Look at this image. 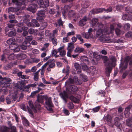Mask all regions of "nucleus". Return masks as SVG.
Segmentation results:
<instances>
[{
	"mask_svg": "<svg viewBox=\"0 0 132 132\" xmlns=\"http://www.w3.org/2000/svg\"><path fill=\"white\" fill-rule=\"evenodd\" d=\"M84 50V48L83 47H77L74 50V52L75 53H80L83 52Z\"/></svg>",
	"mask_w": 132,
	"mask_h": 132,
	"instance_id": "obj_22",
	"label": "nucleus"
},
{
	"mask_svg": "<svg viewBox=\"0 0 132 132\" xmlns=\"http://www.w3.org/2000/svg\"><path fill=\"white\" fill-rule=\"evenodd\" d=\"M9 18L10 19L9 21L10 23L13 24L16 23L17 22V21L14 19L15 16L14 14H10L9 15Z\"/></svg>",
	"mask_w": 132,
	"mask_h": 132,
	"instance_id": "obj_17",
	"label": "nucleus"
},
{
	"mask_svg": "<svg viewBox=\"0 0 132 132\" xmlns=\"http://www.w3.org/2000/svg\"><path fill=\"white\" fill-rule=\"evenodd\" d=\"M106 64L108 67L105 68V73L106 76L109 77L112 69L113 63L112 61L108 62Z\"/></svg>",
	"mask_w": 132,
	"mask_h": 132,
	"instance_id": "obj_7",
	"label": "nucleus"
},
{
	"mask_svg": "<svg viewBox=\"0 0 132 132\" xmlns=\"http://www.w3.org/2000/svg\"><path fill=\"white\" fill-rule=\"evenodd\" d=\"M130 58L129 56H127L126 57H125V62L124 63L126 64L127 63V64H128V63L129 61L130 60Z\"/></svg>",
	"mask_w": 132,
	"mask_h": 132,
	"instance_id": "obj_54",
	"label": "nucleus"
},
{
	"mask_svg": "<svg viewBox=\"0 0 132 132\" xmlns=\"http://www.w3.org/2000/svg\"><path fill=\"white\" fill-rule=\"evenodd\" d=\"M16 11V9L12 7H9L8 10L9 13L10 12H14Z\"/></svg>",
	"mask_w": 132,
	"mask_h": 132,
	"instance_id": "obj_52",
	"label": "nucleus"
},
{
	"mask_svg": "<svg viewBox=\"0 0 132 132\" xmlns=\"http://www.w3.org/2000/svg\"><path fill=\"white\" fill-rule=\"evenodd\" d=\"M52 41L53 44L55 46H56L57 44V40L56 39L55 37H53L52 39Z\"/></svg>",
	"mask_w": 132,
	"mask_h": 132,
	"instance_id": "obj_40",
	"label": "nucleus"
},
{
	"mask_svg": "<svg viewBox=\"0 0 132 132\" xmlns=\"http://www.w3.org/2000/svg\"><path fill=\"white\" fill-rule=\"evenodd\" d=\"M16 97L17 96L16 95H15L14 96L13 95L7 96L6 98V103L7 104H9L11 103L12 101H15L17 98Z\"/></svg>",
	"mask_w": 132,
	"mask_h": 132,
	"instance_id": "obj_9",
	"label": "nucleus"
},
{
	"mask_svg": "<svg viewBox=\"0 0 132 132\" xmlns=\"http://www.w3.org/2000/svg\"><path fill=\"white\" fill-rule=\"evenodd\" d=\"M91 12L93 14H97L98 13L97 9H93V10H91Z\"/></svg>",
	"mask_w": 132,
	"mask_h": 132,
	"instance_id": "obj_60",
	"label": "nucleus"
},
{
	"mask_svg": "<svg viewBox=\"0 0 132 132\" xmlns=\"http://www.w3.org/2000/svg\"><path fill=\"white\" fill-rule=\"evenodd\" d=\"M69 38L68 37H64L63 39V43H66L68 41Z\"/></svg>",
	"mask_w": 132,
	"mask_h": 132,
	"instance_id": "obj_63",
	"label": "nucleus"
},
{
	"mask_svg": "<svg viewBox=\"0 0 132 132\" xmlns=\"http://www.w3.org/2000/svg\"><path fill=\"white\" fill-rule=\"evenodd\" d=\"M74 13V11L73 10H71L69 12L68 16L70 17H73Z\"/></svg>",
	"mask_w": 132,
	"mask_h": 132,
	"instance_id": "obj_48",
	"label": "nucleus"
},
{
	"mask_svg": "<svg viewBox=\"0 0 132 132\" xmlns=\"http://www.w3.org/2000/svg\"><path fill=\"white\" fill-rule=\"evenodd\" d=\"M58 31L56 29H55V30H53L52 34L53 37H55V36H56L57 35Z\"/></svg>",
	"mask_w": 132,
	"mask_h": 132,
	"instance_id": "obj_47",
	"label": "nucleus"
},
{
	"mask_svg": "<svg viewBox=\"0 0 132 132\" xmlns=\"http://www.w3.org/2000/svg\"><path fill=\"white\" fill-rule=\"evenodd\" d=\"M100 108V107L98 106L96 107L95 108H93L92 110L93 112H98Z\"/></svg>",
	"mask_w": 132,
	"mask_h": 132,
	"instance_id": "obj_44",
	"label": "nucleus"
},
{
	"mask_svg": "<svg viewBox=\"0 0 132 132\" xmlns=\"http://www.w3.org/2000/svg\"><path fill=\"white\" fill-rule=\"evenodd\" d=\"M114 121L115 125L119 128H120L121 126V125L120 122L119 118L118 117H116L114 119Z\"/></svg>",
	"mask_w": 132,
	"mask_h": 132,
	"instance_id": "obj_13",
	"label": "nucleus"
},
{
	"mask_svg": "<svg viewBox=\"0 0 132 132\" xmlns=\"http://www.w3.org/2000/svg\"><path fill=\"white\" fill-rule=\"evenodd\" d=\"M130 110V108L129 106H128L125 109L124 111V115L125 117L126 118L128 117L130 114L129 111Z\"/></svg>",
	"mask_w": 132,
	"mask_h": 132,
	"instance_id": "obj_20",
	"label": "nucleus"
},
{
	"mask_svg": "<svg viewBox=\"0 0 132 132\" xmlns=\"http://www.w3.org/2000/svg\"><path fill=\"white\" fill-rule=\"evenodd\" d=\"M80 60L85 64H88L89 63V60L88 58L85 56H82L81 57Z\"/></svg>",
	"mask_w": 132,
	"mask_h": 132,
	"instance_id": "obj_21",
	"label": "nucleus"
},
{
	"mask_svg": "<svg viewBox=\"0 0 132 132\" xmlns=\"http://www.w3.org/2000/svg\"><path fill=\"white\" fill-rule=\"evenodd\" d=\"M98 21V19L96 18H93L92 20V24L93 26H95Z\"/></svg>",
	"mask_w": 132,
	"mask_h": 132,
	"instance_id": "obj_36",
	"label": "nucleus"
},
{
	"mask_svg": "<svg viewBox=\"0 0 132 132\" xmlns=\"http://www.w3.org/2000/svg\"><path fill=\"white\" fill-rule=\"evenodd\" d=\"M73 82L74 83H75L77 85H78L79 84L78 79V77L76 76H75L73 78Z\"/></svg>",
	"mask_w": 132,
	"mask_h": 132,
	"instance_id": "obj_41",
	"label": "nucleus"
},
{
	"mask_svg": "<svg viewBox=\"0 0 132 132\" xmlns=\"http://www.w3.org/2000/svg\"><path fill=\"white\" fill-rule=\"evenodd\" d=\"M46 97V95H40L38 94L37 96V101L38 103H42L43 102L44 99L45 100V98Z\"/></svg>",
	"mask_w": 132,
	"mask_h": 132,
	"instance_id": "obj_16",
	"label": "nucleus"
},
{
	"mask_svg": "<svg viewBox=\"0 0 132 132\" xmlns=\"http://www.w3.org/2000/svg\"><path fill=\"white\" fill-rule=\"evenodd\" d=\"M90 5L89 2L88 0H85V2L81 4V6L83 8H86L88 7Z\"/></svg>",
	"mask_w": 132,
	"mask_h": 132,
	"instance_id": "obj_26",
	"label": "nucleus"
},
{
	"mask_svg": "<svg viewBox=\"0 0 132 132\" xmlns=\"http://www.w3.org/2000/svg\"><path fill=\"white\" fill-rule=\"evenodd\" d=\"M56 12V10L53 9H50L49 11V13L51 14H54Z\"/></svg>",
	"mask_w": 132,
	"mask_h": 132,
	"instance_id": "obj_53",
	"label": "nucleus"
},
{
	"mask_svg": "<svg viewBox=\"0 0 132 132\" xmlns=\"http://www.w3.org/2000/svg\"><path fill=\"white\" fill-rule=\"evenodd\" d=\"M125 10L128 14L130 13L132 14V11L129 7L127 6L125 8Z\"/></svg>",
	"mask_w": 132,
	"mask_h": 132,
	"instance_id": "obj_43",
	"label": "nucleus"
},
{
	"mask_svg": "<svg viewBox=\"0 0 132 132\" xmlns=\"http://www.w3.org/2000/svg\"><path fill=\"white\" fill-rule=\"evenodd\" d=\"M74 106L75 105L71 102L69 101L67 104V107L69 110L73 109L74 108Z\"/></svg>",
	"mask_w": 132,
	"mask_h": 132,
	"instance_id": "obj_28",
	"label": "nucleus"
},
{
	"mask_svg": "<svg viewBox=\"0 0 132 132\" xmlns=\"http://www.w3.org/2000/svg\"><path fill=\"white\" fill-rule=\"evenodd\" d=\"M27 109L28 110V111L29 112V114L31 115V117H33V113L32 112V111L30 109V108L28 106H27Z\"/></svg>",
	"mask_w": 132,
	"mask_h": 132,
	"instance_id": "obj_49",
	"label": "nucleus"
},
{
	"mask_svg": "<svg viewBox=\"0 0 132 132\" xmlns=\"http://www.w3.org/2000/svg\"><path fill=\"white\" fill-rule=\"evenodd\" d=\"M112 8L111 6H109L108 8L106 9L105 10L106 12L108 13L109 12H112Z\"/></svg>",
	"mask_w": 132,
	"mask_h": 132,
	"instance_id": "obj_50",
	"label": "nucleus"
},
{
	"mask_svg": "<svg viewBox=\"0 0 132 132\" xmlns=\"http://www.w3.org/2000/svg\"><path fill=\"white\" fill-rule=\"evenodd\" d=\"M45 104L46 105V109L51 112H53V110L52 108L54 107V105L52 102L51 98V97H48L46 95L45 98Z\"/></svg>",
	"mask_w": 132,
	"mask_h": 132,
	"instance_id": "obj_3",
	"label": "nucleus"
},
{
	"mask_svg": "<svg viewBox=\"0 0 132 132\" xmlns=\"http://www.w3.org/2000/svg\"><path fill=\"white\" fill-rule=\"evenodd\" d=\"M28 104L29 108L33 109L35 112H37L36 109L34 107V104L30 100L28 102Z\"/></svg>",
	"mask_w": 132,
	"mask_h": 132,
	"instance_id": "obj_24",
	"label": "nucleus"
},
{
	"mask_svg": "<svg viewBox=\"0 0 132 132\" xmlns=\"http://www.w3.org/2000/svg\"><path fill=\"white\" fill-rule=\"evenodd\" d=\"M79 15L78 13L74 12L72 17L73 18V20L76 21V20L79 17Z\"/></svg>",
	"mask_w": 132,
	"mask_h": 132,
	"instance_id": "obj_39",
	"label": "nucleus"
},
{
	"mask_svg": "<svg viewBox=\"0 0 132 132\" xmlns=\"http://www.w3.org/2000/svg\"><path fill=\"white\" fill-rule=\"evenodd\" d=\"M26 40L28 42L31 41L32 39V36H28L26 37H25Z\"/></svg>",
	"mask_w": 132,
	"mask_h": 132,
	"instance_id": "obj_58",
	"label": "nucleus"
},
{
	"mask_svg": "<svg viewBox=\"0 0 132 132\" xmlns=\"http://www.w3.org/2000/svg\"><path fill=\"white\" fill-rule=\"evenodd\" d=\"M14 39L13 38H11L8 40L6 42L9 45V46L11 45H14L15 44L13 42Z\"/></svg>",
	"mask_w": 132,
	"mask_h": 132,
	"instance_id": "obj_34",
	"label": "nucleus"
},
{
	"mask_svg": "<svg viewBox=\"0 0 132 132\" xmlns=\"http://www.w3.org/2000/svg\"><path fill=\"white\" fill-rule=\"evenodd\" d=\"M96 26L98 27V29L96 33L97 37H99V39L101 42L109 43L110 40L108 36L110 34V32L107 29L103 30L101 29L103 26L101 24L98 23Z\"/></svg>",
	"mask_w": 132,
	"mask_h": 132,
	"instance_id": "obj_1",
	"label": "nucleus"
},
{
	"mask_svg": "<svg viewBox=\"0 0 132 132\" xmlns=\"http://www.w3.org/2000/svg\"><path fill=\"white\" fill-rule=\"evenodd\" d=\"M30 45V42L27 41H25L20 46V47L22 50H25L27 49V47H29Z\"/></svg>",
	"mask_w": 132,
	"mask_h": 132,
	"instance_id": "obj_11",
	"label": "nucleus"
},
{
	"mask_svg": "<svg viewBox=\"0 0 132 132\" xmlns=\"http://www.w3.org/2000/svg\"><path fill=\"white\" fill-rule=\"evenodd\" d=\"M44 12H45L44 10V9L43 10H40L38 11L37 13V17L36 18L37 20H39V21H41L43 19V18L45 16V14Z\"/></svg>",
	"mask_w": 132,
	"mask_h": 132,
	"instance_id": "obj_8",
	"label": "nucleus"
},
{
	"mask_svg": "<svg viewBox=\"0 0 132 132\" xmlns=\"http://www.w3.org/2000/svg\"><path fill=\"white\" fill-rule=\"evenodd\" d=\"M39 79L38 75L37 74V72H35L34 73V80L35 81H37Z\"/></svg>",
	"mask_w": 132,
	"mask_h": 132,
	"instance_id": "obj_45",
	"label": "nucleus"
},
{
	"mask_svg": "<svg viewBox=\"0 0 132 132\" xmlns=\"http://www.w3.org/2000/svg\"><path fill=\"white\" fill-rule=\"evenodd\" d=\"M59 95L65 103L68 102L67 98H69L72 102L75 103H77L79 102V100L77 98L72 95L69 96L67 92L65 90L63 91V92L60 93Z\"/></svg>",
	"mask_w": 132,
	"mask_h": 132,
	"instance_id": "obj_2",
	"label": "nucleus"
},
{
	"mask_svg": "<svg viewBox=\"0 0 132 132\" xmlns=\"http://www.w3.org/2000/svg\"><path fill=\"white\" fill-rule=\"evenodd\" d=\"M80 77L84 82H86L88 80V79L87 76L83 74L80 75Z\"/></svg>",
	"mask_w": 132,
	"mask_h": 132,
	"instance_id": "obj_32",
	"label": "nucleus"
},
{
	"mask_svg": "<svg viewBox=\"0 0 132 132\" xmlns=\"http://www.w3.org/2000/svg\"><path fill=\"white\" fill-rule=\"evenodd\" d=\"M8 59L9 60H14V54H11L8 57Z\"/></svg>",
	"mask_w": 132,
	"mask_h": 132,
	"instance_id": "obj_51",
	"label": "nucleus"
},
{
	"mask_svg": "<svg viewBox=\"0 0 132 132\" xmlns=\"http://www.w3.org/2000/svg\"><path fill=\"white\" fill-rule=\"evenodd\" d=\"M64 46H62L60 47L57 49L58 52L60 53V55L61 56L63 57L66 54V51L64 50Z\"/></svg>",
	"mask_w": 132,
	"mask_h": 132,
	"instance_id": "obj_15",
	"label": "nucleus"
},
{
	"mask_svg": "<svg viewBox=\"0 0 132 132\" xmlns=\"http://www.w3.org/2000/svg\"><path fill=\"white\" fill-rule=\"evenodd\" d=\"M9 128L6 126H5L3 128L2 130V132H8L9 131Z\"/></svg>",
	"mask_w": 132,
	"mask_h": 132,
	"instance_id": "obj_55",
	"label": "nucleus"
},
{
	"mask_svg": "<svg viewBox=\"0 0 132 132\" xmlns=\"http://www.w3.org/2000/svg\"><path fill=\"white\" fill-rule=\"evenodd\" d=\"M97 9L98 13L102 12L105 10V9L104 8H99Z\"/></svg>",
	"mask_w": 132,
	"mask_h": 132,
	"instance_id": "obj_56",
	"label": "nucleus"
},
{
	"mask_svg": "<svg viewBox=\"0 0 132 132\" xmlns=\"http://www.w3.org/2000/svg\"><path fill=\"white\" fill-rule=\"evenodd\" d=\"M33 27H38L39 26L40 24L38 23L37 20L35 19H32L31 21Z\"/></svg>",
	"mask_w": 132,
	"mask_h": 132,
	"instance_id": "obj_25",
	"label": "nucleus"
},
{
	"mask_svg": "<svg viewBox=\"0 0 132 132\" xmlns=\"http://www.w3.org/2000/svg\"><path fill=\"white\" fill-rule=\"evenodd\" d=\"M128 64L127 63H124V64H122L121 65V69L120 70V72H122L123 70H126L127 68Z\"/></svg>",
	"mask_w": 132,
	"mask_h": 132,
	"instance_id": "obj_31",
	"label": "nucleus"
},
{
	"mask_svg": "<svg viewBox=\"0 0 132 132\" xmlns=\"http://www.w3.org/2000/svg\"><path fill=\"white\" fill-rule=\"evenodd\" d=\"M103 119L104 121L106 122L108 125L111 127H113V124L112 123V119L110 115L108 114L106 115H105Z\"/></svg>",
	"mask_w": 132,
	"mask_h": 132,
	"instance_id": "obj_6",
	"label": "nucleus"
},
{
	"mask_svg": "<svg viewBox=\"0 0 132 132\" xmlns=\"http://www.w3.org/2000/svg\"><path fill=\"white\" fill-rule=\"evenodd\" d=\"M28 29L27 27H23L22 28H19L17 29V31L18 32H22V30H27Z\"/></svg>",
	"mask_w": 132,
	"mask_h": 132,
	"instance_id": "obj_37",
	"label": "nucleus"
},
{
	"mask_svg": "<svg viewBox=\"0 0 132 132\" xmlns=\"http://www.w3.org/2000/svg\"><path fill=\"white\" fill-rule=\"evenodd\" d=\"M115 24L114 23H113L110 25V28L111 31H113L114 30V27Z\"/></svg>",
	"mask_w": 132,
	"mask_h": 132,
	"instance_id": "obj_64",
	"label": "nucleus"
},
{
	"mask_svg": "<svg viewBox=\"0 0 132 132\" xmlns=\"http://www.w3.org/2000/svg\"><path fill=\"white\" fill-rule=\"evenodd\" d=\"M92 33H89L87 32V33H85V37L87 39H88L92 37Z\"/></svg>",
	"mask_w": 132,
	"mask_h": 132,
	"instance_id": "obj_42",
	"label": "nucleus"
},
{
	"mask_svg": "<svg viewBox=\"0 0 132 132\" xmlns=\"http://www.w3.org/2000/svg\"><path fill=\"white\" fill-rule=\"evenodd\" d=\"M131 16L129 14H125L123 15L122 16V18L123 20H130L132 18Z\"/></svg>",
	"mask_w": 132,
	"mask_h": 132,
	"instance_id": "obj_27",
	"label": "nucleus"
},
{
	"mask_svg": "<svg viewBox=\"0 0 132 132\" xmlns=\"http://www.w3.org/2000/svg\"><path fill=\"white\" fill-rule=\"evenodd\" d=\"M57 21L58 24V26L59 27L63 26V22L61 18H60L59 19H57Z\"/></svg>",
	"mask_w": 132,
	"mask_h": 132,
	"instance_id": "obj_38",
	"label": "nucleus"
},
{
	"mask_svg": "<svg viewBox=\"0 0 132 132\" xmlns=\"http://www.w3.org/2000/svg\"><path fill=\"white\" fill-rule=\"evenodd\" d=\"M38 4L40 6V7L44 9V10L47 11L48 9L47 7L49 6V1L48 0H37V1Z\"/></svg>",
	"mask_w": 132,
	"mask_h": 132,
	"instance_id": "obj_5",
	"label": "nucleus"
},
{
	"mask_svg": "<svg viewBox=\"0 0 132 132\" xmlns=\"http://www.w3.org/2000/svg\"><path fill=\"white\" fill-rule=\"evenodd\" d=\"M0 79L2 81H1L0 83L1 87H2L6 88L9 86L10 84H11L12 81L11 79L9 78H2L1 76H0Z\"/></svg>",
	"mask_w": 132,
	"mask_h": 132,
	"instance_id": "obj_4",
	"label": "nucleus"
},
{
	"mask_svg": "<svg viewBox=\"0 0 132 132\" xmlns=\"http://www.w3.org/2000/svg\"><path fill=\"white\" fill-rule=\"evenodd\" d=\"M127 125L128 126L132 127V118H128L126 121Z\"/></svg>",
	"mask_w": 132,
	"mask_h": 132,
	"instance_id": "obj_30",
	"label": "nucleus"
},
{
	"mask_svg": "<svg viewBox=\"0 0 132 132\" xmlns=\"http://www.w3.org/2000/svg\"><path fill=\"white\" fill-rule=\"evenodd\" d=\"M38 92L37 91H35L32 92L29 97H31L33 98L34 96Z\"/></svg>",
	"mask_w": 132,
	"mask_h": 132,
	"instance_id": "obj_57",
	"label": "nucleus"
},
{
	"mask_svg": "<svg viewBox=\"0 0 132 132\" xmlns=\"http://www.w3.org/2000/svg\"><path fill=\"white\" fill-rule=\"evenodd\" d=\"M74 66L76 69L77 72L79 74L81 72V67L78 63H75L74 64Z\"/></svg>",
	"mask_w": 132,
	"mask_h": 132,
	"instance_id": "obj_18",
	"label": "nucleus"
},
{
	"mask_svg": "<svg viewBox=\"0 0 132 132\" xmlns=\"http://www.w3.org/2000/svg\"><path fill=\"white\" fill-rule=\"evenodd\" d=\"M126 36L128 37H132V32L130 31L128 32L126 34Z\"/></svg>",
	"mask_w": 132,
	"mask_h": 132,
	"instance_id": "obj_62",
	"label": "nucleus"
},
{
	"mask_svg": "<svg viewBox=\"0 0 132 132\" xmlns=\"http://www.w3.org/2000/svg\"><path fill=\"white\" fill-rule=\"evenodd\" d=\"M63 113L67 116H68L70 114L69 111L66 109H64L63 111Z\"/></svg>",
	"mask_w": 132,
	"mask_h": 132,
	"instance_id": "obj_59",
	"label": "nucleus"
},
{
	"mask_svg": "<svg viewBox=\"0 0 132 132\" xmlns=\"http://www.w3.org/2000/svg\"><path fill=\"white\" fill-rule=\"evenodd\" d=\"M78 89L76 86L72 85L70 86L68 90V92L69 94H75L78 90Z\"/></svg>",
	"mask_w": 132,
	"mask_h": 132,
	"instance_id": "obj_10",
	"label": "nucleus"
},
{
	"mask_svg": "<svg viewBox=\"0 0 132 132\" xmlns=\"http://www.w3.org/2000/svg\"><path fill=\"white\" fill-rule=\"evenodd\" d=\"M116 33L117 35H120L121 33L120 30L118 28H116L115 29Z\"/></svg>",
	"mask_w": 132,
	"mask_h": 132,
	"instance_id": "obj_61",
	"label": "nucleus"
},
{
	"mask_svg": "<svg viewBox=\"0 0 132 132\" xmlns=\"http://www.w3.org/2000/svg\"><path fill=\"white\" fill-rule=\"evenodd\" d=\"M22 120L23 124L24 126H29V122L25 117H23L22 118Z\"/></svg>",
	"mask_w": 132,
	"mask_h": 132,
	"instance_id": "obj_29",
	"label": "nucleus"
},
{
	"mask_svg": "<svg viewBox=\"0 0 132 132\" xmlns=\"http://www.w3.org/2000/svg\"><path fill=\"white\" fill-rule=\"evenodd\" d=\"M74 83L73 78H70L68 80L65 82V84L66 85H69L70 84H72Z\"/></svg>",
	"mask_w": 132,
	"mask_h": 132,
	"instance_id": "obj_35",
	"label": "nucleus"
},
{
	"mask_svg": "<svg viewBox=\"0 0 132 132\" xmlns=\"http://www.w3.org/2000/svg\"><path fill=\"white\" fill-rule=\"evenodd\" d=\"M28 32L30 34H33L35 36L37 35V32L35 31L32 28H30V29H29Z\"/></svg>",
	"mask_w": 132,
	"mask_h": 132,
	"instance_id": "obj_33",
	"label": "nucleus"
},
{
	"mask_svg": "<svg viewBox=\"0 0 132 132\" xmlns=\"http://www.w3.org/2000/svg\"><path fill=\"white\" fill-rule=\"evenodd\" d=\"M14 24H8L7 26L5 28V32H7L9 30H11L14 27Z\"/></svg>",
	"mask_w": 132,
	"mask_h": 132,
	"instance_id": "obj_19",
	"label": "nucleus"
},
{
	"mask_svg": "<svg viewBox=\"0 0 132 132\" xmlns=\"http://www.w3.org/2000/svg\"><path fill=\"white\" fill-rule=\"evenodd\" d=\"M16 35V31L14 27L8 32V36L9 37L14 36Z\"/></svg>",
	"mask_w": 132,
	"mask_h": 132,
	"instance_id": "obj_23",
	"label": "nucleus"
},
{
	"mask_svg": "<svg viewBox=\"0 0 132 132\" xmlns=\"http://www.w3.org/2000/svg\"><path fill=\"white\" fill-rule=\"evenodd\" d=\"M37 5L35 4L31 5L27 8V10L30 11L33 13H34L36 11V8Z\"/></svg>",
	"mask_w": 132,
	"mask_h": 132,
	"instance_id": "obj_12",
	"label": "nucleus"
},
{
	"mask_svg": "<svg viewBox=\"0 0 132 132\" xmlns=\"http://www.w3.org/2000/svg\"><path fill=\"white\" fill-rule=\"evenodd\" d=\"M9 47L10 49L13 50L14 52H19L20 50V48L17 45H11L9 46Z\"/></svg>",
	"mask_w": 132,
	"mask_h": 132,
	"instance_id": "obj_14",
	"label": "nucleus"
},
{
	"mask_svg": "<svg viewBox=\"0 0 132 132\" xmlns=\"http://www.w3.org/2000/svg\"><path fill=\"white\" fill-rule=\"evenodd\" d=\"M124 28L125 30H129L130 28V24L128 23L125 24L124 26Z\"/></svg>",
	"mask_w": 132,
	"mask_h": 132,
	"instance_id": "obj_46",
	"label": "nucleus"
}]
</instances>
